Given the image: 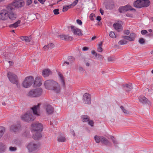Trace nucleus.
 Returning <instances> with one entry per match:
<instances>
[{
	"label": "nucleus",
	"instance_id": "obj_1",
	"mask_svg": "<svg viewBox=\"0 0 153 153\" xmlns=\"http://www.w3.org/2000/svg\"><path fill=\"white\" fill-rule=\"evenodd\" d=\"M45 88L48 89L53 90L56 93L60 92L61 88L59 84L56 81L52 79L46 80L44 83Z\"/></svg>",
	"mask_w": 153,
	"mask_h": 153
},
{
	"label": "nucleus",
	"instance_id": "obj_2",
	"mask_svg": "<svg viewBox=\"0 0 153 153\" xmlns=\"http://www.w3.org/2000/svg\"><path fill=\"white\" fill-rule=\"evenodd\" d=\"M149 0H137L134 3V6L138 8L147 7L150 5Z\"/></svg>",
	"mask_w": 153,
	"mask_h": 153
},
{
	"label": "nucleus",
	"instance_id": "obj_3",
	"mask_svg": "<svg viewBox=\"0 0 153 153\" xmlns=\"http://www.w3.org/2000/svg\"><path fill=\"white\" fill-rule=\"evenodd\" d=\"M34 78L32 76L26 77L22 83V86L25 88H27L31 86L33 82Z\"/></svg>",
	"mask_w": 153,
	"mask_h": 153
},
{
	"label": "nucleus",
	"instance_id": "obj_4",
	"mask_svg": "<svg viewBox=\"0 0 153 153\" xmlns=\"http://www.w3.org/2000/svg\"><path fill=\"white\" fill-rule=\"evenodd\" d=\"M42 90L41 88H38L30 90L28 93L27 96L31 97H37L40 96Z\"/></svg>",
	"mask_w": 153,
	"mask_h": 153
},
{
	"label": "nucleus",
	"instance_id": "obj_5",
	"mask_svg": "<svg viewBox=\"0 0 153 153\" xmlns=\"http://www.w3.org/2000/svg\"><path fill=\"white\" fill-rule=\"evenodd\" d=\"M22 119L25 121H33L35 118L33 115L31 111H28L25 114L21 116Z\"/></svg>",
	"mask_w": 153,
	"mask_h": 153
},
{
	"label": "nucleus",
	"instance_id": "obj_6",
	"mask_svg": "<svg viewBox=\"0 0 153 153\" xmlns=\"http://www.w3.org/2000/svg\"><path fill=\"white\" fill-rule=\"evenodd\" d=\"M6 9L8 10V18L12 21L16 19L17 17V15L14 12L15 10L12 7L8 6L7 7Z\"/></svg>",
	"mask_w": 153,
	"mask_h": 153
},
{
	"label": "nucleus",
	"instance_id": "obj_7",
	"mask_svg": "<svg viewBox=\"0 0 153 153\" xmlns=\"http://www.w3.org/2000/svg\"><path fill=\"white\" fill-rule=\"evenodd\" d=\"M24 1L22 0H15L13 3L8 5V7H12L15 10L17 7H21L24 5Z\"/></svg>",
	"mask_w": 153,
	"mask_h": 153
},
{
	"label": "nucleus",
	"instance_id": "obj_8",
	"mask_svg": "<svg viewBox=\"0 0 153 153\" xmlns=\"http://www.w3.org/2000/svg\"><path fill=\"white\" fill-rule=\"evenodd\" d=\"M31 127L32 130L34 131H41L43 128L42 125L37 122L33 123L31 124Z\"/></svg>",
	"mask_w": 153,
	"mask_h": 153
},
{
	"label": "nucleus",
	"instance_id": "obj_9",
	"mask_svg": "<svg viewBox=\"0 0 153 153\" xmlns=\"http://www.w3.org/2000/svg\"><path fill=\"white\" fill-rule=\"evenodd\" d=\"M7 76L10 82L12 84H14L19 81L18 76L11 72H8Z\"/></svg>",
	"mask_w": 153,
	"mask_h": 153
},
{
	"label": "nucleus",
	"instance_id": "obj_10",
	"mask_svg": "<svg viewBox=\"0 0 153 153\" xmlns=\"http://www.w3.org/2000/svg\"><path fill=\"white\" fill-rule=\"evenodd\" d=\"M70 27L74 35L78 36H82L83 35L82 31L81 29L76 27L73 25L71 26Z\"/></svg>",
	"mask_w": 153,
	"mask_h": 153
},
{
	"label": "nucleus",
	"instance_id": "obj_11",
	"mask_svg": "<svg viewBox=\"0 0 153 153\" xmlns=\"http://www.w3.org/2000/svg\"><path fill=\"white\" fill-rule=\"evenodd\" d=\"M118 11L120 13H124L128 10H135L132 7L129 5H127L125 6L120 7Z\"/></svg>",
	"mask_w": 153,
	"mask_h": 153
},
{
	"label": "nucleus",
	"instance_id": "obj_12",
	"mask_svg": "<svg viewBox=\"0 0 153 153\" xmlns=\"http://www.w3.org/2000/svg\"><path fill=\"white\" fill-rule=\"evenodd\" d=\"M39 147V145L34 143L32 142L30 143L27 146V148L30 152H32L35 150L37 149Z\"/></svg>",
	"mask_w": 153,
	"mask_h": 153
},
{
	"label": "nucleus",
	"instance_id": "obj_13",
	"mask_svg": "<svg viewBox=\"0 0 153 153\" xmlns=\"http://www.w3.org/2000/svg\"><path fill=\"white\" fill-rule=\"evenodd\" d=\"M8 10H3L0 12V20H5L8 18Z\"/></svg>",
	"mask_w": 153,
	"mask_h": 153
},
{
	"label": "nucleus",
	"instance_id": "obj_14",
	"mask_svg": "<svg viewBox=\"0 0 153 153\" xmlns=\"http://www.w3.org/2000/svg\"><path fill=\"white\" fill-rule=\"evenodd\" d=\"M83 99L85 103L87 104H89L91 101L90 95L88 93L84 94L83 97Z\"/></svg>",
	"mask_w": 153,
	"mask_h": 153
},
{
	"label": "nucleus",
	"instance_id": "obj_15",
	"mask_svg": "<svg viewBox=\"0 0 153 153\" xmlns=\"http://www.w3.org/2000/svg\"><path fill=\"white\" fill-rule=\"evenodd\" d=\"M45 108L47 114H50L53 113L54 109L51 105L48 104H46L45 105Z\"/></svg>",
	"mask_w": 153,
	"mask_h": 153
},
{
	"label": "nucleus",
	"instance_id": "obj_16",
	"mask_svg": "<svg viewBox=\"0 0 153 153\" xmlns=\"http://www.w3.org/2000/svg\"><path fill=\"white\" fill-rule=\"evenodd\" d=\"M60 38L66 41H71L73 39V38L69 35H61L58 36Z\"/></svg>",
	"mask_w": 153,
	"mask_h": 153
},
{
	"label": "nucleus",
	"instance_id": "obj_17",
	"mask_svg": "<svg viewBox=\"0 0 153 153\" xmlns=\"http://www.w3.org/2000/svg\"><path fill=\"white\" fill-rule=\"evenodd\" d=\"M21 128V126L19 124L13 125L10 127V131H12L16 132L18 131Z\"/></svg>",
	"mask_w": 153,
	"mask_h": 153
},
{
	"label": "nucleus",
	"instance_id": "obj_18",
	"mask_svg": "<svg viewBox=\"0 0 153 153\" xmlns=\"http://www.w3.org/2000/svg\"><path fill=\"white\" fill-rule=\"evenodd\" d=\"M122 86L123 88L127 92L130 91L133 88L132 84L131 83L123 84Z\"/></svg>",
	"mask_w": 153,
	"mask_h": 153
},
{
	"label": "nucleus",
	"instance_id": "obj_19",
	"mask_svg": "<svg viewBox=\"0 0 153 153\" xmlns=\"http://www.w3.org/2000/svg\"><path fill=\"white\" fill-rule=\"evenodd\" d=\"M41 104V103H38L37 105H34L33 107L31 108V109L33 111V114L37 116L39 115L38 114L37 111L39 109V107Z\"/></svg>",
	"mask_w": 153,
	"mask_h": 153
},
{
	"label": "nucleus",
	"instance_id": "obj_20",
	"mask_svg": "<svg viewBox=\"0 0 153 153\" xmlns=\"http://www.w3.org/2000/svg\"><path fill=\"white\" fill-rule=\"evenodd\" d=\"M139 101L143 104H150V102L148 99L144 96H140L139 98Z\"/></svg>",
	"mask_w": 153,
	"mask_h": 153
},
{
	"label": "nucleus",
	"instance_id": "obj_21",
	"mask_svg": "<svg viewBox=\"0 0 153 153\" xmlns=\"http://www.w3.org/2000/svg\"><path fill=\"white\" fill-rule=\"evenodd\" d=\"M33 87H39L42 85L41 80L38 77L36 78L35 81L33 82Z\"/></svg>",
	"mask_w": 153,
	"mask_h": 153
},
{
	"label": "nucleus",
	"instance_id": "obj_22",
	"mask_svg": "<svg viewBox=\"0 0 153 153\" xmlns=\"http://www.w3.org/2000/svg\"><path fill=\"white\" fill-rule=\"evenodd\" d=\"M113 27L118 32H120L123 30V27L121 25L118 23H114L113 24Z\"/></svg>",
	"mask_w": 153,
	"mask_h": 153
},
{
	"label": "nucleus",
	"instance_id": "obj_23",
	"mask_svg": "<svg viewBox=\"0 0 153 153\" xmlns=\"http://www.w3.org/2000/svg\"><path fill=\"white\" fill-rule=\"evenodd\" d=\"M51 74V71L48 69H45L43 70L42 72V74L44 77L48 76Z\"/></svg>",
	"mask_w": 153,
	"mask_h": 153
},
{
	"label": "nucleus",
	"instance_id": "obj_24",
	"mask_svg": "<svg viewBox=\"0 0 153 153\" xmlns=\"http://www.w3.org/2000/svg\"><path fill=\"white\" fill-rule=\"evenodd\" d=\"M101 142H102L105 145L110 146L111 145V143L107 139L102 136V137Z\"/></svg>",
	"mask_w": 153,
	"mask_h": 153
},
{
	"label": "nucleus",
	"instance_id": "obj_25",
	"mask_svg": "<svg viewBox=\"0 0 153 153\" xmlns=\"http://www.w3.org/2000/svg\"><path fill=\"white\" fill-rule=\"evenodd\" d=\"M7 149L6 145L3 143L0 142V152L2 153L5 151Z\"/></svg>",
	"mask_w": 153,
	"mask_h": 153
},
{
	"label": "nucleus",
	"instance_id": "obj_26",
	"mask_svg": "<svg viewBox=\"0 0 153 153\" xmlns=\"http://www.w3.org/2000/svg\"><path fill=\"white\" fill-rule=\"evenodd\" d=\"M42 137L41 134L39 132H36L33 136V138L35 140H39Z\"/></svg>",
	"mask_w": 153,
	"mask_h": 153
},
{
	"label": "nucleus",
	"instance_id": "obj_27",
	"mask_svg": "<svg viewBox=\"0 0 153 153\" xmlns=\"http://www.w3.org/2000/svg\"><path fill=\"white\" fill-rule=\"evenodd\" d=\"M58 75H59V76L60 78V80L62 83V85L63 87L64 88H65V80L64 79L63 76L60 73H59Z\"/></svg>",
	"mask_w": 153,
	"mask_h": 153
},
{
	"label": "nucleus",
	"instance_id": "obj_28",
	"mask_svg": "<svg viewBox=\"0 0 153 153\" xmlns=\"http://www.w3.org/2000/svg\"><path fill=\"white\" fill-rule=\"evenodd\" d=\"M54 47V45L52 43L48 44L47 45H45L43 47V49L44 51L48 50L49 48H52Z\"/></svg>",
	"mask_w": 153,
	"mask_h": 153
},
{
	"label": "nucleus",
	"instance_id": "obj_29",
	"mask_svg": "<svg viewBox=\"0 0 153 153\" xmlns=\"http://www.w3.org/2000/svg\"><path fill=\"white\" fill-rule=\"evenodd\" d=\"M20 22L21 21L18 20L14 23L9 25V27L10 28L17 27L19 26V25L20 24Z\"/></svg>",
	"mask_w": 153,
	"mask_h": 153
},
{
	"label": "nucleus",
	"instance_id": "obj_30",
	"mask_svg": "<svg viewBox=\"0 0 153 153\" xmlns=\"http://www.w3.org/2000/svg\"><path fill=\"white\" fill-rule=\"evenodd\" d=\"M120 108L126 115L128 116L130 114V112L127 109L125 108L123 106H121Z\"/></svg>",
	"mask_w": 153,
	"mask_h": 153
},
{
	"label": "nucleus",
	"instance_id": "obj_31",
	"mask_svg": "<svg viewBox=\"0 0 153 153\" xmlns=\"http://www.w3.org/2000/svg\"><path fill=\"white\" fill-rule=\"evenodd\" d=\"M114 7V3L112 1L109 3L105 6V7L107 9H112Z\"/></svg>",
	"mask_w": 153,
	"mask_h": 153
},
{
	"label": "nucleus",
	"instance_id": "obj_32",
	"mask_svg": "<svg viewBox=\"0 0 153 153\" xmlns=\"http://www.w3.org/2000/svg\"><path fill=\"white\" fill-rule=\"evenodd\" d=\"M81 118L83 122L88 121L90 119L89 117L87 115H82L81 116Z\"/></svg>",
	"mask_w": 153,
	"mask_h": 153
},
{
	"label": "nucleus",
	"instance_id": "obj_33",
	"mask_svg": "<svg viewBox=\"0 0 153 153\" xmlns=\"http://www.w3.org/2000/svg\"><path fill=\"white\" fill-rule=\"evenodd\" d=\"M5 128L4 127H0V139L2 137L5 131Z\"/></svg>",
	"mask_w": 153,
	"mask_h": 153
},
{
	"label": "nucleus",
	"instance_id": "obj_34",
	"mask_svg": "<svg viewBox=\"0 0 153 153\" xmlns=\"http://www.w3.org/2000/svg\"><path fill=\"white\" fill-rule=\"evenodd\" d=\"M21 39L23 41H25L26 42H29L30 41V39L27 36H22L20 37Z\"/></svg>",
	"mask_w": 153,
	"mask_h": 153
},
{
	"label": "nucleus",
	"instance_id": "obj_35",
	"mask_svg": "<svg viewBox=\"0 0 153 153\" xmlns=\"http://www.w3.org/2000/svg\"><path fill=\"white\" fill-rule=\"evenodd\" d=\"M102 136H95L94 137V139L96 142L97 143H99L101 141V138Z\"/></svg>",
	"mask_w": 153,
	"mask_h": 153
},
{
	"label": "nucleus",
	"instance_id": "obj_36",
	"mask_svg": "<svg viewBox=\"0 0 153 153\" xmlns=\"http://www.w3.org/2000/svg\"><path fill=\"white\" fill-rule=\"evenodd\" d=\"M110 138L111 140H112L114 146H117V145L118 144V143L117 140H116V138L114 137L111 136L110 137Z\"/></svg>",
	"mask_w": 153,
	"mask_h": 153
},
{
	"label": "nucleus",
	"instance_id": "obj_37",
	"mask_svg": "<svg viewBox=\"0 0 153 153\" xmlns=\"http://www.w3.org/2000/svg\"><path fill=\"white\" fill-rule=\"evenodd\" d=\"M137 34L134 33H131L130 34V36L131 41H133L136 37Z\"/></svg>",
	"mask_w": 153,
	"mask_h": 153
},
{
	"label": "nucleus",
	"instance_id": "obj_38",
	"mask_svg": "<svg viewBox=\"0 0 153 153\" xmlns=\"http://www.w3.org/2000/svg\"><path fill=\"white\" fill-rule=\"evenodd\" d=\"M138 42L141 45H143L145 43V40L142 38H141L139 39Z\"/></svg>",
	"mask_w": 153,
	"mask_h": 153
},
{
	"label": "nucleus",
	"instance_id": "obj_39",
	"mask_svg": "<svg viewBox=\"0 0 153 153\" xmlns=\"http://www.w3.org/2000/svg\"><path fill=\"white\" fill-rule=\"evenodd\" d=\"M58 141L59 142H65V138L64 137L60 136L58 138Z\"/></svg>",
	"mask_w": 153,
	"mask_h": 153
},
{
	"label": "nucleus",
	"instance_id": "obj_40",
	"mask_svg": "<svg viewBox=\"0 0 153 153\" xmlns=\"http://www.w3.org/2000/svg\"><path fill=\"white\" fill-rule=\"evenodd\" d=\"M68 60L71 62H73L75 60V58L71 56H70L68 57Z\"/></svg>",
	"mask_w": 153,
	"mask_h": 153
},
{
	"label": "nucleus",
	"instance_id": "obj_41",
	"mask_svg": "<svg viewBox=\"0 0 153 153\" xmlns=\"http://www.w3.org/2000/svg\"><path fill=\"white\" fill-rule=\"evenodd\" d=\"M9 149L10 152H15L17 150V148L16 147L10 146Z\"/></svg>",
	"mask_w": 153,
	"mask_h": 153
},
{
	"label": "nucleus",
	"instance_id": "obj_42",
	"mask_svg": "<svg viewBox=\"0 0 153 153\" xmlns=\"http://www.w3.org/2000/svg\"><path fill=\"white\" fill-rule=\"evenodd\" d=\"M109 35L110 36L113 38H114L116 37L115 33L113 31L110 32L109 34Z\"/></svg>",
	"mask_w": 153,
	"mask_h": 153
},
{
	"label": "nucleus",
	"instance_id": "obj_43",
	"mask_svg": "<svg viewBox=\"0 0 153 153\" xmlns=\"http://www.w3.org/2000/svg\"><path fill=\"white\" fill-rule=\"evenodd\" d=\"M108 62L114 61L115 60V59L113 56H110L108 57Z\"/></svg>",
	"mask_w": 153,
	"mask_h": 153
},
{
	"label": "nucleus",
	"instance_id": "obj_44",
	"mask_svg": "<svg viewBox=\"0 0 153 153\" xmlns=\"http://www.w3.org/2000/svg\"><path fill=\"white\" fill-rule=\"evenodd\" d=\"M127 43V42L124 40H122L120 41L118 43L120 45H123L126 44Z\"/></svg>",
	"mask_w": 153,
	"mask_h": 153
},
{
	"label": "nucleus",
	"instance_id": "obj_45",
	"mask_svg": "<svg viewBox=\"0 0 153 153\" xmlns=\"http://www.w3.org/2000/svg\"><path fill=\"white\" fill-rule=\"evenodd\" d=\"M14 84H16L17 88L19 89H20L21 88V85L19 83V81H18L16 82Z\"/></svg>",
	"mask_w": 153,
	"mask_h": 153
},
{
	"label": "nucleus",
	"instance_id": "obj_46",
	"mask_svg": "<svg viewBox=\"0 0 153 153\" xmlns=\"http://www.w3.org/2000/svg\"><path fill=\"white\" fill-rule=\"evenodd\" d=\"M103 58L104 57L102 55L98 54L97 59H99L100 60H102L103 59Z\"/></svg>",
	"mask_w": 153,
	"mask_h": 153
},
{
	"label": "nucleus",
	"instance_id": "obj_47",
	"mask_svg": "<svg viewBox=\"0 0 153 153\" xmlns=\"http://www.w3.org/2000/svg\"><path fill=\"white\" fill-rule=\"evenodd\" d=\"M58 9H55L53 10V12L55 15H58L59 13Z\"/></svg>",
	"mask_w": 153,
	"mask_h": 153
},
{
	"label": "nucleus",
	"instance_id": "obj_48",
	"mask_svg": "<svg viewBox=\"0 0 153 153\" xmlns=\"http://www.w3.org/2000/svg\"><path fill=\"white\" fill-rule=\"evenodd\" d=\"M88 123V125H89L92 127L94 126V123L93 121L92 120H89Z\"/></svg>",
	"mask_w": 153,
	"mask_h": 153
},
{
	"label": "nucleus",
	"instance_id": "obj_49",
	"mask_svg": "<svg viewBox=\"0 0 153 153\" xmlns=\"http://www.w3.org/2000/svg\"><path fill=\"white\" fill-rule=\"evenodd\" d=\"M68 9V7H67L66 6H63L62 11L64 12L66 11Z\"/></svg>",
	"mask_w": 153,
	"mask_h": 153
},
{
	"label": "nucleus",
	"instance_id": "obj_50",
	"mask_svg": "<svg viewBox=\"0 0 153 153\" xmlns=\"http://www.w3.org/2000/svg\"><path fill=\"white\" fill-rule=\"evenodd\" d=\"M103 51V49L102 48V47H98L97 51L98 52H101Z\"/></svg>",
	"mask_w": 153,
	"mask_h": 153
},
{
	"label": "nucleus",
	"instance_id": "obj_51",
	"mask_svg": "<svg viewBox=\"0 0 153 153\" xmlns=\"http://www.w3.org/2000/svg\"><path fill=\"white\" fill-rule=\"evenodd\" d=\"M95 15L93 13H91L90 14L89 17L90 19L92 21H93L94 20V18H93V17L94 16H95Z\"/></svg>",
	"mask_w": 153,
	"mask_h": 153
},
{
	"label": "nucleus",
	"instance_id": "obj_52",
	"mask_svg": "<svg viewBox=\"0 0 153 153\" xmlns=\"http://www.w3.org/2000/svg\"><path fill=\"white\" fill-rule=\"evenodd\" d=\"M148 33L147 31L146 30H142L141 31V33L142 35H145Z\"/></svg>",
	"mask_w": 153,
	"mask_h": 153
},
{
	"label": "nucleus",
	"instance_id": "obj_53",
	"mask_svg": "<svg viewBox=\"0 0 153 153\" xmlns=\"http://www.w3.org/2000/svg\"><path fill=\"white\" fill-rule=\"evenodd\" d=\"M124 33L126 35H128L130 33V31L128 30H124L123 31Z\"/></svg>",
	"mask_w": 153,
	"mask_h": 153
},
{
	"label": "nucleus",
	"instance_id": "obj_54",
	"mask_svg": "<svg viewBox=\"0 0 153 153\" xmlns=\"http://www.w3.org/2000/svg\"><path fill=\"white\" fill-rule=\"evenodd\" d=\"M76 22L79 25H81L82 24V22L79 19L76 20Z\"/></svg>",
	"mask_w": 153,
	"mask_h": 153
},
{
	"label": "nucleus",
	"instance_id": "obj_55",
	"mask_svg": "<svg viewBox=\"0 0 153 153\" xmlns=\"http://www.w3.org/2000/svg\"><path fill=\"white\" fill-rule=\"evenodd\" d=\"M78 0H75L73 3L72 4V5H73V6H75L78 3Z\"/></svg>",
	"mask_w": 153,
	"mask_h": 153
},
{
	"label": "nucleus",
	"instance_id": "obj_56",
	"mask_svg": "<svg viewBox=\"0 0 153 153\" xmlns=\"http://www.w3.org/2000/svg\"><path fill=\"white\" fill-rule=\"evenodd\" d=\"M32 2L31 0H27V5H29L31 4Z\"/></svg>",
	"mask_w": 153,
	"mask_h": 153
},
{
	"label": "nucleus",
	"instance_id": "obj_57",
	"mask_svg": "<svg viewBox=\"0 0 153 153\" xmlns=\"http://www.w3.org/2000/svg\"><path fill=\"white\" fill-rule=\"evenodd\" d=\"M89 49V48L88 47H84L82 48V50L83 51H87Z\"/></svg>",
	"mask_w": 153,
	"mask_h": 153
},
{
	"label": "nucleus",
	"instance_id": "obj_58",
	"mask_svg": "<svg viewBox=\"0 0 153 153\" xmlns=\"http://www.w3.org/2000/svg\"><path fill=\"white\" fill-rule=\"evenodd\" d=\"M79 70L80 72H82V71H84V70L83 68L81 67H79Z\"/></svg>",
	"mask_w": 153,
	"mask_h": 153
},
{
	"label": "nucleus",
	"instance_id": "obj_59",
	"mask_svg": "<svg viewBox=\"0 0 153 153\" xmlns=\"http://www.w3.org/2000/svg\"><path fill=\"white\" fill-rule=\"evenodd\" d=\"M96 19L97 21H100L101 20V17L100 16H98L97 18Z\"/></svg>",
	"mask_w": 153,
	"mask_h": 153
},
{
	"label": "nucleus",
	"instance_id": "obj_60",
	"mask_svg": "<svg viewBox=\"0 0 153 153\" xmlns=\"http://www.w3.org/2000/svg\"><path fill=\"white\" fill-rule=\"evenodd\" d=\"M40 3L42 4H43L44 2L45 1V0H38Z\"/></svg>",
	"mask_w": 153,
	"mask_h": 153
},
{
	"label": "nucleus",
	"instance_id": "obj_61",
	"mask_svg": "<svg viewBox=\"0 0 153 153\" xmlns=\"http://www.w3.org/2000/svg\"><path fill=\"white\" fill-rule=\"evenodd\" d=\"M100 13H101V15H103L104 14V11L103 10H102V9H100Z\"/></svg>",
	"mask_w": 153,
	"mask_h": 153
},
{
	"label": "nucleus",
	"instance_id": "obj_62",
	"mask_svg": "<svg viewBox=\"0 0 153 153\" xmlns=\"http://www.w3.org/2000/svg\"><path fill=\"white\" fill-rule=\"evenodd\" d=\"M126 39H127L129 41H131L130 36H127L126 37Z\"/></svg>",
	"mask_w": 153,
	"mask_h": 153
},
{
	"label": "nucleus",
	"instance_id": "obj_63",
	"mask_svg": "<svg viewBox=\"0 0 153 153\" xmlns=\"http://www.w3.org/2000/svg\"><path fill=\"white\" fill-rule=\"evenodd\" d=\"M97 38V36H94L91 39V41H93V40H94V39H96Z\"/></svg>",
	"mask_w": 153,
	"mask_h": 153
},
{
	"label": "nucleus",
	"instance_id": "obj_64",
	"mask_svg": "<svg viewBox=\"0 0 153 153\" xmlns=\"http://www.w3.org/2000/svg\"><path fill=\"white\" fill-rule=\"evenodd\" d=\"M91 53L93 55H94L95 54H96V52L94 51H91Z\"/></svg>",
	"mask_w": 153,
	"mask_h": 153
}]
</instances>
